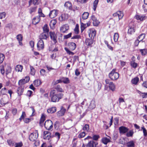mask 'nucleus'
Segmentation results:
<instances>
[{
  "mask_svg": "<svg viewBox=\"0 0 147 147\" xmlns=\"http://www.w3.org/2000/svg\"><path fill=\"white\" fill-rule=\"evenodd\" d=\"M50 96L51 102H58L63 97V94L62 93L55 94V91L52 90L50 92Z\"/></svg>",
  "mask_w": 147,
  "mask_h": 147,
  "instance_id": "obj_1",
  "label": "nucleus"
},
{
  "mask_svg": "<svg viewBox=\"0 0 147 147\" xmlns=\"http://www.w3.org/2000/svg\"><path fill=\"white\" fill-rule=\"evenodd\" d=\"M115 69H113L109 74V77L112 80H117L119 78V73L115 72Z\"/></svg>",
  "mask_w": 147,
  "mask_h": 147,
  "instance_id": "obj_2",
  "label": "nucleus"
},
{
  "mask_svg": "<svg viewBox=\"0 0 147 147\" xmlns=\"http://www.w3.org/2000/svg\"><path fill=\"white\" fill-rule=\"evenodd\" d=\"M45 128L47 130H51L53 127V123L52 121L50 120H46L44 124Z\"/></svg>",
  "mask_w": 147,
  "mask_h": 147,
  "instance_id": "obj_3",
  "label": "nucleus"
},
{
  "mask_svg": "<svg viewBox=\"0 0 147 147\" xmlns=\"http://www.w3.org/2000/svg\"><path fill=\"white\" fill-rule=\"evenodd\" d=\"M40 17H45V15L42 12L39 14L38 16L33 18L32 20L33 24H34L36 25L39 22L40 20Z\"/></svg>",
  "mask_w": 147,
  "mask_h": 147,
  "instance_id": "obj_4",
  "label": "nucleus"
},
{
  "mask_svg": "<svg viewBox=\"0 0 147 147\" xmlns=\"http://www.w3.org/2000/svg\"><path fill=\"white\" fill-rule=\"evenodd\" d=\"M38 137V133L37 130H36L35 132L31 133L29 136V139L32 141H35Z\"/></svg>",
  "mask_w": 147,
  "mask_h": 147,
  "instance_id": "obj_5",
  "label": "nucleus"
},
{
  "mask_svg": "<svg viewBox=\"0 0 147 147\" xmlns=\"http://www.w3.org/2000/svg\"><path fill=\"white\" fill-rule=\"evenodd\" d=\"M9 98L7 95H5L4 97L1 99L0 102V104L3 106H4L5 104L8 103Z\"/></svg>",
  "mask_w": 147,
  "mask_h": 147,
  "instance_id": "obj_6",
  "label": "nucleus"
},
{
  "mask_svg": "<svg viewBox=\"0 0 147 147\" xmlns=\"http://www.w3.org/2000/svg\"><path fill=\"white\" fill-rule=\"evenodd\" d=\"M66 109L63 106H61L60 111L57 112V115L58 117L64 115L66 112Z\"/></svg>",
  "mask_w": 147,
  "mask_h": 147,
  "instance_id": "obj_7",
  "label": "nucleus"
},
{
  "mask_svg": "<svg viewBox=\"0 0 147 147\" xmlns=\"http://www.w3.org/2000/svg\"><path fill=\"white\" fill-rule=\"evenodd\" d=\"M98 144V143L97 142L91 140L88 142L86 145V146L87 147H96Z\"/></svg>",
  "mask_w": 147,
  "mask_h": 147,
  "instance_id": "obj_8",
  "label": "nucleus"
},
{
  "mask_svg": "<svg viewBox=\"0 0 147 147\" xmlns=\"http://www.w3.org/2000/svg\"><path fill=\"white\" fill-rule=\"evenodd\" d=\"M49 34L51 39L53 40L55 43H56L57 42V36L55 33L54 32H50Z\"/></svg>",
  "mask_w": 147,
  "mask_h": 147,
  "instance_id": "obj_9",
  "label": "nucleus"
},
{
  "mask_svg": "<svg viewBox=\"0 0 147 147\" xmlns=\"http://www.w3.org/2000/svg\"><path fill=\"white\" fill-rule=\"evenodd\" d=\"M37 47L38 50H42L44 48V42L43 40H39L37 44Z\"/></svg>",
  "mask_w": 147,
  "mask_h": 147,
  "instance_id": "obj_10",
  "label": "nucleus"
},
{
  "mask_svg": "<svg viewBox=\"0 0 147 147\" xmlns=\"http://www.w3.org/2000/svg\"><path fill=\"white\" fill-rule=\"evenodd\" d=\"M57 14V11L56 10L54 9L51 11L49 14V16L51 18L56 17Z\"/></svg>",
  "mask_w": 147,
  "mask_h": 147,
  "instance_id": "obj_11",
  "label": "nucleus"
},
{
  "mask_svg": "<svg viewBox=\"0 0 147 147\" xmlns=\"http://www.w3.org/2000/svg\"><path fill=\"white\" fill-rule=\"evenodd\" d=\"M119 132L120 134H124L127 132L129 129L124 126H121L119 128Z\"/></svg>",
  "mask_w": 147,
  "mask_h": 147,
  "instance_id": "obj_12",
  "label": "nucleus"
},
{
  "mask_svg": "<svg viewBox=\"0 0 147 147\" xmlns=\"http://www.w3.org/2000/svg\"><path fill=\"white\" fill-rule=\"evenodd\" d=\"M69 28V26L67 24H65L63 25L60 27V30L61 32L64 33L66 32Z\"/></svg>",
  "mask_w": 147,
  "mask_h": 147,
  "instance_id": "obj_13",
  "label": "nucleus"
},
{
  "mask_svg": "<svg viewBox=\"0 0 147 147\" xmlns=\"http://www.w3.org/2000/svg\"><path fill=\"white\" fill-rule=\"evenodd\" d=\"M39 37L40 40H47V38L49 37V34L42 32L40 34Z\"/></svg>",
  "mask_w": 147,
  "mask_h": 147,
  "instance_id": "obj_14",
  "label": "nucleus"
},
{
  "mask_svg": "<svg viewBox=\"0 0 147 147\" xmlns=\"http://www.w3.org/2000/svg\"><path fill=\"white\" fill-rule=\"evenodd\" d=\"M68 46L71 51L74 50L76 48V45L75 43L70 42L68 43Z\"/></svg>",
  "mask_w": 147,
  "mask_h": 147,
  "instance_id": "obj_15",
  "label": "nucleus"
},
{
  "mask_svg": "<svg viewBox=\"0 0 147 147\" xmlns=\"http://www.w3.org/2000/svg\"><path fill=\"white\" fill-rule=\"evenodd\" d=\"M51 133L48 131H44L43 132V136L44 139H47L49 140L51 137L50 136Z\"/></svg>",
  "mask_w": 147,
  "mask_h": 147,
  "instance_id": "obj_16",
  "label": "nucleus"
},
{
  "mask_svg": "<svg viewBox=\"0 0 147 147\" xmlns=\"http://www.w3.org/2000/svg\"><path fill=\"white\" fill-rule=\"evenodd\" d=\"M68 18V14L66 13H63L59 17V20L60 21H62L67 20Z\"/></svg>",
  "mask_w": 147,
  "mask_h": 147,
  "instance_id": "obj_17",
  "label": "nucleus"
},
{
  "mask_svg": "<svg viewBox=\"0 0 147 147\" xmlns=\"http://www.w3.org/2000/svg\"><path fill=\"white\" fill-rule=\"evenodd\" d=\"M24 86H21L18 88L17 92L18 95L20 96L22 94L24 91Z\"/></svg>",
  "mask_w": 147,
  "mask_h": 147,
  "instance_id": "obj_18",
  "label": "nucleus"
},
{
  "mask_svg": "<svg viewBox=\"0 0 147 147\" xmlns=\"http://www.w3.org/2000/svg\"><path fill=\"white\" fill-rule=\"evenodd\" d=\"M91 19L93 21V24L94 26H97L99 24L100 22L97 20L96 18L94 15L92 16Z\"/></svg>",
  "mask_w": 147,
  "mask_h": 147,
  "instance_id": "obj_19",
  "label": "nucleus"
},
{
  "mask_svg": "<svg viewBox=\"0 0 147 147\" xmlns=\"http://www.w3.org/2000/svg\"><path fill=\"white\" fill-rule=\"evenodd\" d=\"M96 34V31L94 29H91L90 30V32L89 33V35L90 37L91 38H94Z\"/></svg>",
  "mask_w": 147,
  "mask_h": 147,
  "instance_id": "obj_20",
  "label": "nucleus"
},
{
  "mask_svg": "<svg viewBox=\"0 0 147 147\" xmlns=\"http://www.w3.org/2000/svg\"><path fill=\"white\" fill-rule=\"evenodd\" d=\"M129 28L128 31V33L129 34H132L135 32V28L134 25L132 26H130L129 24Z\"/></svg>",
  "mask_w": 147,
  "mask_h": 147,
  "instance_id": "obj_21",
  "label": "nucleus"
},
{
  "mask_svg": "<svg viewBox=\"0 0 147 147\" xmlns=\"http://www.w3.org/2000/svg\"><path fill=\"white\" fill-rule=\"evenodd\" d=\"M135 18L137 20L141 21L145 20L146 18V16L144 15H136L135 16Z\"/></svg>",
  "mask_w": 147,
  "mask_h": 147,
  "instance_id": "obj_22",
  "label": "nucleus"
},
{
  "mask_svg": "<svg viewBox=\"0 0 147 147\" xmlns=\"http://www.w3.org/2000/svg\"><path fill=\"white\" fill-rule=\"evenodd\" d=\"M92 38H87L86 39L85 43L87 45L91 47L93 42V40Z\"/></svg>",
  "mask_w": 147,
  "mask_h": 147,
  "instance_id": "obj_23",
  "label": "nucleus"
},
{
  "mask_svg": "<svg viewBox=\"0 0 147 147\" xmlns=\"http://www.w3.org/2000/svg\"><path fill=\"white\" fill-rule=\"evenodd\" d=\"M16 38L19 41L20 45L21 46L22 45V41L23 39V36L21 34L18 35L16 36Z\"/></svg>",
  "mask_w": 147,
  "mask_h": 147,
  "instance_id": "obj_24",
  "label": "nucleus"
},
{
  "mask_svg": "<svg viewBox=\"0 0 147 147\" xmlns=\"http://www.w3.org/2000/svg\"><path fill=\"white\" fill-rule=\"evenodd\" d=\"M64 6L69 10H72V6L71 3L68 1L65 2Z\"/></svg>",
  "mask_w": 147,
  "mask_h": 147,
  "instance_id": "obj_25",
  "label": "nucleus"
},
{
  "mask_svg": "<svg viewBox=\"0 0 147 147\" xmlns=\"http://www.w3.org/2000/svg\"><path fill=\"white\" fill-rule=\"evenodd\" d=\"M96 107V105L95 103V101L94 100H92L88 108L90 110Z\"/></svg>",
  "mask_w": 147,
  "mask_h": 147,
  "instance_id": "obj_26",
  "label": "nucleus"
},
{
  "mask_svg": "<svg viewBox=\"0 0 147 147\" xmlns=\"http://www.w3.org/2000/svg\"><path fill=\"white\" fill-rule=\"evenodd\" d=\"M56 108L55 107H52L51 108L49 109L47 111L48 113H53L55 112L56 111Z\"/></svg>",
  "mask_w": 147,
  "mask_h": 147,
  "instance_id": "obj_27",
  "label": "nucleus"
},
{
  "mask_svg": "<svg viewBox=\"0 0 147 147\" xmlns=\"http://www.w3.org/2000/svg\"><path fill=\"white\" fill-rule=\"evenodd\" d=\"M127 147H134L135 146V142L133 140H131L127 143Z\"/></svg>",
  "mask_w": 147,
  "mask_h": 147,
  "instance_id": "obj_28",
  "label": "nucleus"
},
{
  "mask_svg": "<svg viewBox=\"0 0 147 147\" xmlns=\"http://www.w3.org/2000/svg\"><path fill=\"white\" fill-rule=\"evenodd\" d=\"M43 32L48 34L49 31V29L48 25L47 24H45L43 27Z\"/></svg>",
  "mask_w": 147,
  "mask_h": 147,
  "instance_id": "obj_29",
  "label": "nucleus"
},
{
  "mask_svg": "<svg viewBox=\"0 0 147 147\" xmlns=\"http://www.w3.org/2000/svg\"><path fill=\"white\" fill-rule=\"evenodd\" d=\"M61 80L65 84H68L70 82L69 79L68 78L65 77H61Z\"/></svg>",
  "mask_w": 147,
  "mask_h": 147,
  "instance_id": "obj_30",
  "label": "nucleus"
},
{
  "mask_svg": "<svg viewBox=\"0 0 147 147\" xmlns=\"http://www.w3.org/2000/svg\"><path fill=\"white\" fill-rule=\"evenodd\" d=\"M145 35L144 34H142L138 36L137 39L140 42H143V40L145 38Z\"/></svg>",
  "mask_w": 147,
  "mask_h": 147,
  "instance_id": "obj_31",
  "label": "nucleus"
},
{
  "mask_svg": "<svg viewBox=\"0 0 147 147\" xmlns=\"http://www.w3.org/2000/svg\"><path fill=\"white\" fill-rule=\"evenodd\" d=\"M89 13L88 12H84L82 15V18L83 20L87 19L88 18Z\"/></svg>",
  "mask_w": 147,
  "mask_h": 147,
  "instance_id": "obj_32",
  "label": "nucleus"
},
{
  "mask_svg": "<svg viewBox=\"0 0 147 147\" xmlns=\"http://www.w3.org/2000/svg\"><path fill=\"white\" fill-rule=\"evenodd\" d=\"M139 81V78L138 77H136L131 80V83L134 84H136Z\"/></svg>",
  "mask_w": 147,
  "mask_h": 147,
  "instance_id": "obj_33",
  "label": "nucleus"
},
{
  "mask_svg": "<svg viewBox=\"0 0 147 147\" xmlns=\"http://www.w3.org/2000/svg\"><path fill=\"white\" fill-rule=\"evenodd\" d=\"M102 142L104 144H107L108 143L110 142V140L107 137H104L102 139Z\"/></svg>",
  "mask_w": 147,
  "mask_h": 147,
  "instance_id": "obj_34",
  "label": "nucleus"
},
{
  "mask_svg": "<svg viewBox=\"0 0 147 147\" xmlns=\"http://www.w3.org/2000/svg\"><path fill=\"white\" fill-rule=\"evenodd\" d=\"M55 89L59 92H64L63 90L61 87V86L59 85H58L56 86L55 87Z\"/></svg>",
  "mask_w": 147,
  "mask_h": 147,
  "instance_id": "obj_35",
  "label": "nucleus"
},
{
  "mask_svg": "<svg viewBox=\"0 0 147 147\" xmlns=\"http://www.w3.org/2000/svg\"><path fill=\"white\" fill-rule=\"evenodd\" d=\"M109 87L110 89L112 91H113L115 90V86L113 82H111L110 84L109 85Z\"/></svg>",
  "mask_w": 147,
  "mask_h": 147,
  "instance_id": "obj_36",
  "label": "nucleus"
},
{
  "mask_svg": "<svg viewBox=\"0 0 147 147\" xmlns=\"http://www.w3.org/2000/svg\"><path fill=\"white\" fill-rule=\"evenodd\" d=\"M16 70L18 72H21L22 69V66L20 65H17L15 68Z\"/></svg>",
  "mask_w": 147,
  "mask_h": 147,
  "instance_id": "obj_37",
  "label": "nucleus"
},
{
  "mask_svg": "<svg viewBox=\"0 0 147 147\" xmlns=\"http://www.w3.org/2000/svg\"><path fill=\"white\" fill-rule=\"evenodd\" d=\"M45 120V116L44 114H42L40 118L39 123L40 125L43 123L44 122Z\"/></svg>",
  "mask_w": 147,
  "mask_h": 147,
  "instance_id": "obj_38",
  "label": "nucleus"
},
{
  "mask_svg": "<svg viewBox=\"0 0 147 147\" xmlns=\"http://www.w3.org/2000/svg\"><path fill=\"white\" fill-rule=\"evenodd\" d=\"M34 83L35 86H37L40 85L41 82L40 80L38 79L35 80L34 82Z\"/></svg>",
  "mask_w": 147,
  "mask_h": 147,
  "instance_id": "obj_39",
  "label": "nucleus"
},
{
  "mask_svg": "<svg viewBox=\"0 0 147 147\" xmlns=\"http://www.w3.org/2000/svg\"><path fill=\"white\" fill-rule=\"evenodd\" d=\"M134 132L133 130H131L128 132H127L126 136L127 137H132L134 134Z\"/></svg>",
  "mask_w": 147,
  "mask_h": 147,
  "instance_id": "obj_40",
  "label": "nucleus"
},
{
  "mask_svg": "<svg viewBox=\"0 0 147 147\" xmlns=\"http://www.w3.org/2000/svg\"><path fill=\"white\" fill-rule=\"evenodd\" d=\"M140 51L142 55H145L147 54V50L146 49H140Z\"/></svg>",
  "mask_w": 147,
  "mask_h": 147,
  "instance_id": "obj_41",
  "label": "nucleus"
},
{
  "mask_svg": "<svg viewBox=\"0 0 147 147\" xmlns=\"http://www.w3.org/2000/svg\"><path fill=\"white\" fill-rule=\"evenodd\" d=\"M77 111L79 113H80L82 112V107L81 106L78 105L76 106Z\"/></svg>",
  "mask_w": 147,
  "mask_h": 147,
  "instance_id": "obj_42",
  "label": "nucleus"
},
{
  "mask_svg": "<svg viewBox=\"0 0 147 147\" xmlns=\"http://www.w3.org/2000/svg\"><path fill=\"white\" fill-rule=\"evenodd\" d=\"M26 83V82L25 80H24V79L20 80L18 82V84L20 86H22V85H23Z\"/></svg>",
  "mask_w": 147,
  "mask_h": 147,
  "instance_id": "obj_43",
  "label": "nucleus"
},
{
  "mask_svg": "<svg viewBox=\"0 0 147 147\" xmlns=\"http://www.w3.org/2000/svg\"><path fill=\"white\" fill-rule=\"evenodd\" d=\"M118 13L119 14H118V16L119 17V20L122 19L124 16L123 13L121 11H118Z\"/></svg>",
  "mask_w": 147,
  "mask_h": 147,
  "instance_id": "obj_44",
  "label": "nucleus"
},
{
  "mask_svg": "<svg viewBox=\"0 0 147 147\" xmlns=\"http://www.w3.org/2000/svg\"><path fill=\"white\" fill-rule=\"evenodd\" d=\"M86 135V134L85 132H81L79 134L78 137L80 138H82L84 137Z\"/></svg>",
  "mask_w": 147,
  "mask_h": 147,
  "instance_id": "obj_45",
  "label": "nucleus"
},
{
  "mask_svg": "<svg viewBox=\"0 0 147 147\" xmlns=\"http://www.w3.org/2000/svg\"><path fill=\"white\" fill-rule=\"evenodd\" d=\"M119 38V34L117 33H115L114 35V40L115 42L117 41Z\"/></svg>",
  "mask_w": 147,
  "mask_h": 147,
  "instance_id": "obj_46",
  "label": "nucleus"
},
{
  "mask_svg": "<svg viewBox=\"0 0 147 147\" xmlns=\"http://www.w3.org/2000/svg\"><path fill=\"white\" fill-rule=\"evenodd\" d=\"M4 58V55L2 53H0V64L3 62Z\"/></svg>",
  "mask_w": 147,
  "mask_h": 147,
  "instance_id": "obj_47",
  "label": "nucleus"
},
{
  "mask_svg": "<svg viewBox=\"0 0 147 147\" xmlns=\"http://www.w3.org/2000/svg\"><path fill=\"white\" fill-rule=\"evenodd\" d=\"M98 2V0H95L93 3V9L95 11L96 9L97 5Z\"/></svg>",
  "mask_w": 147,
  "mask_h": 147,
  "instance_id": "obj_48",
  "label": "nucleus"
},
{
  "mask_svg": "<svg viewBox=\"0 0 147 147\" xmlns=\"http://www.w3.org/2000/svg\"><path fill=\"white\" fill-rule=\"evenodd\" d=\"M74 32L76 34H77L79 33V25L78 24L76 25L75 28L74 30Z\"/></svg>",
  "mask_w": 147,
  "mask_h": 147,
  "instance_id": "obj_49",
  "label": "nucleus"
},
{
  "mask_svg": "<svg viewBox=\"0 0 147 147\" xmlns=\"http://www.w3.org/2000/svg\"><path fill=\"white\" fill-rule=\"evenodd\" d=\"M26 115L25 112L24 111L22 112V114L20 118H19L20 120L21 121L22 119H24V117H26Z\"/></svg>",
  "mask_w": 147,
  "mask_h": 147,
  "instance_id": "obj_50",
  "label": "nucleus"
},
{
  "mask_svg": "<svg viewBox=\"0 0 147 147\" xmlns=\"http://www.w3.org/2000/svg\"><path fill=\"white\" fill-rule=\"evenodd\" d=\"M56 23V21L55 20H51L50 23V26L51 28L52 26H54Z\"/></svg>",
  "mask_w": 147,
  "mask_h": 147,
  "instance_id": "obj_51",
  "label": "nucleus"
},
{
  "mask_svg": "<svg viewBox=\"0 0 147 147\" xmlns=\"http://www.w3.org/2000/svg\"><path fill=\"white\" fill-rule=\"evenodd\" d=\"M30 73L32 75H34L35 74V71L34 68L32 66H30Z\"/></svg>",
  "mask_w": 147,
  "mask_h": 147,
  "instance_id": "obj_52",
  "label": "nucleus"
},
{
  "mask_svg": "<svg viewBox=\"0 0 147 147\" xmlns=\"http://www.w3.org/2000/svg\"><path fill=\"white\" fill-rule=\"evenodd\" d=\"M131 65L134 68H136L137 66V64L135 61H131Z\"/></svg>",
  "mask_w": 147,
  "mask_h": 147,
  "instance_id": "obj_53",
  "label": "nucleus"
},
{
  "mask_svg": "<svg viewBox=\"0 0 147 147\" xmlns=\"http://www.w3.org/2000/svg\"><path fill=\"white\" fill-rule=\"evenodd\" d=\"M60 135L61 134L59 133L56 132L55 133L54 136L56 137L57 140H58L60 139Z\"/></svg>",
  "mask_w": 147,
  "mask_h": 147,
  "instance_id": "obj_54",
  "label": "nucleus"
},
{
  "mask_svg": "<svg viewBox=\"0 0 147 147\" xmlns=\"http://www.w3.org/2000/svg\"><path fill=\"white\" fill-rule=\"evenodd\" d=\"M89 129V125L88 124H86L83 128V129L84 131H88Z\"/></svg>",
  "mask_w": 147,
  "mask_h": 147,
  "instance_id": "obj_55",
  "label": "nucleus"
},
{
  "mask_svg": "<svg viewBox=\"0 0 147 147\" xmlns=\"http://www.w3.org/2000/svg\"><path fill=\"white\" fill-rule=\"evenodd\" d=\"M72 34V33L71 32L67 35H64L63 36L64 39H67L68 38H70L71 37Z\"/></svg>",
  "mask_w": 147,
  "mask_h": 147,
  "instance_id": "obj_56",
  "label": "nucleus"
},
{
  "mask_svg": "<svg viewBox=\"0 0 147 147\" xmlns=\"http://www.w3.org/2000/svg\"><path fill=\"white\" fill-rule=\"evenodd\" d=\"M142 129L143 130V132L144 133V136H147V131L144 127H141Z\"/></svg>",
  "mask_w": 147,
  "mask_h": 147,
  "instance_id": "obj_57",
  "label": "nucleus"
},
{
  "mask_svg": "<svg viewBox=\"0 0 147 147\" xmlns=\"http://www.w3.org/2000/svg\"><path fill=\"white\" fill-rule=\"evenodd\" d=\"M100 138V136L98 135H94L92 138V139L96 141Z\"/></svg>",
  "mask_w": 147,
  "mask_h": 147,
  "instance_id": "obj_58",
  "label": "nucleus"
},
{
  "mask_svg": "<svg viewBox=\"0 0 147 147\" xmlns=\"http://www.w3.org/2000/svg\"><path fill=\"white\" fill-rule=\"evenodd\" d=\"M86 24H84L82 23L81 25V30L82 32L84 31L85 28Z\"/></svg>",
  "mask_w": 147,
  "mask_h": 147,
  "instance_id": "obj_59",
  "label": "nucleus"
},
{
  "mask_svg": "<svg viewBox=\"0 0 147 147\" xmlns=\"http://www.w3.org/2000/svg\"><path fill=\"white\" fill-rule=\"evenodd\" d=\"M65 49L69 55H73L74 54V53L73 52L70 51L67 48L65 47Z\"/></svg>",
  "mask_w": 147,
  "mask_h": 147,
  "instance_id": "obj_60",
  "label": "nucleus"
},
{
  "mask_svg": "<svg viewBox=\"0 0 147 147\" xmlns=\"http://www.w3.org/2000/svg\"><path fill=\"white\" fill-rule=\"evenodd\" d=\"M5 16L6 13L4 12L0 13V19H2L3 18H4Z\"/></svg>",
  "mask_w": 147,
  "mask_h": 147,
  "instance_id": "obj_61",
  "label": "nucleus"
},
{
  "mask_svg": "<svg viewBox=\"0 0 147 147\" xmlns=\"http://www.w3.org/2000/svg\"><path fill=\"white\" fill-rule=\"evenodd\" d=\"M0 70L1 74L3 75H4L5 73V71L3 66H2L0 67Z\"/></svg>",
  "mask_w": 147,
  "mask_h": 147,
  "instance_id": "obj_62",
  "label": "nucleus"
},
{
  "mask_svg": "<svg viewBox=\"0 0 147 147\" xmlns=\"http://www.w3.org/2000/svg\"><path fill=\"white\" fill-rule=\"evenodd\" d=\"M80 38H81V36L78 35H75L73 36L71 38V39H79Z\"/></svg>",
  "mask_w": 147,
  "mask_h": 147,
  "instance_id": "obj_63",
  "label": "nucleus"
},
{
  "mask_svg": "<svg viewBox=\"0 0 147 147\" xmlns=\"http://www.w3.org/2000/svg\"><path fill=\"white\" fill-rule=\"evenodd\" d=\"M141 95L143 98H146L147 97V93H142Z\"/></svg>",
  "mask_w": 147,
  "mask_h": 147,
  "instance_id": "obj_64",
  "label": "nucleus"
}]
</instances>
